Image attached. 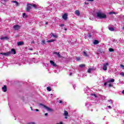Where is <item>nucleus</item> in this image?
I'll use <instances>...</instances> for the list:
<instances>
[{
    "instance_id": "nucleus-53",
    "label": "nucleus",
    "mask_w": 124,
    "mask_h": 124,
    "mask_svg": "<svg viewBox=\"0 0 124 124\" xmlns=\"http://www.w3.org/2000/svg\"><path fill=\"white\" fill-rule=\"evenodd\" d=\"M72 74V73H70V76H71V75Z\"/></svg>"
},
{
    "instance_id": "nucleus-18",
    "label": "nucleus",
    "mask_w": 124,
    "mask_h": 124,
    "mask_svg": "<svg viewBox=\"0 0 124 124\" xmlns=\"http://www.w3.org/2000/svg\"><path fill=\"white\" fill-rule=\"evenodd\" d=\"M1 40H8V37L7 36L5 37H2L0 38Z\"/></svg>"
},
{
    "instance_id": "nucleus-37",
    "label": "nucleus",
    "mask_w": 124,
    "mask_h": 124,
    "mask_svg": "<svg viewBox=\"0 0 124 124\" xmlns=\"http://www.w3.org/2000/svg\"><path fill=\"white\" fill-rule=\"evenodd\" d=\"M32 61L33 62L35 63V59H32Z\"/></svg>"
},
{
    "instance_id": "nucleus-10",
    "label": "nucleus",
    "mask_w": 124,
    "mask_h": 124,
    "mask_svg": "<svg viewBox=\"0 0 124 124\" xmlns=\"http://www.w3.org/2000/svg\"><path fill=\"white\" fill-rule=\"evenodd\" d=\"M64 115L65 116V119H67V116H68V112H67V111H64Z\"/></svg>"
},
{
    "instance_id": "nucleus-32",
    "label": "nucleus",
    "mask_w": 124,
    "mask_h": 124,
    "mask_svg": "<svg viewBox=\"0 0 124 124\" xmlns=\"http://www.w3.org/2000/svg\"><path fill=\"white\" fill-rule=\"evenodd\" d=\"M120 75H121V76H124V72H121V73H120Z\"/></svg>"
},
{
    "instance_id": "nucleus-33",
    "label": "nucleus",
    "mask_w": 124,
    "mask_h": 124,
    "mask_svg": "<svg viewBox=\"0 0 124 124\" xmlns=\"http://www.w3.org/2000/svg\"><path fill=\"white\" fill-rule=\"evenodd\" d=\"M109 14L111 15V14H115V12H110L109 13Z\"/></svg>"
},
{
    "instance_id": "nucleus-26",
    "label": "nucleus",
    "mask_w": 124,
    "mask_h": 124,
    "mask_svg": "<svg viewBox=\"0 0 124 124\" xmlns=\"http://www.w3.org/2000/svg\"><path fill=\"white\" fill-rule=\"evenodd\" d=\"M92 70H93L92 68H89L88 70V73H91V72H92Z\"/></svg>"
},
{
    "instance_id": "nucleus-49",
    "label": "nucleus",
    "mask_w": 124,
    "mask_h": 124,
    "mask_svg": "<svg viewBox=\"0 0 124 124\" xmlns=\"http://www.w3.org/2000/svg\"><path fill=\"white\" fill-rule=\"evenodd\" d=\"M122 93L124 94V90L122 91Z\"/></svg>"
},
{
    "instance_id": "nucleus-58",
    "label": "nucleus",
    "mask_w": 124,
    "mask_h": 124,
    "mask_svg": "<svg viewBox=\"0 0 124 124\" xmlns=\"http://www.w3.org/2000/svg\"><path fill=\"white\" fill-rule=\"evenodd\" d=\"M90 20H92V19L91 18V17L90 18Z\"/></svg>"
},
{
    "instance_id": "nucleus-25",
    "label": "nucleus",
    "mask_w": 124,
    "mask_h": 124,
    "mask_svg": "<svg viewBox=\"0 0 124 124\" xmlns=\"http://www.w3.org/2000/svg\"><path fill=\"white\" fill-rule=\"evenodd\" d=\"M108 102H109L110 103V104H113V100H111V99H110V100H108Z\"/></svg>"
},
{
    "instance_id": "nucleus-7",
    "label": "nucleus",
    "mask_w": 124,
    "mask_h": 124,
    "mask_svg": "<svg viewBox=\"0 0 124 124\" xmlns=\"http://www.w3.org/2000/svg\"><path fill=\"white\" fill-rule=\"evenodd\" d=\"M50 63L51 64V65L54 66V67H57V64H56L54 61L52 60L50 61Z\"/></svg>"
},
{
    "instance_id": "nucleus-39",
    "label": "nucleus",
    "mask_w": 124,
    "mask_h": 124,
    "mask_svg": "<svg viewBox=\"0 0 124 124\" xmlns=\"http://www.w3.org/2000/svg\"><path fill=\"white\" fill-rule=\"evenodd\" d=\"M73 88H74V89H75V88H76V84L74 85Z\"/></svg>"
},
{
    "instance_id": "nucleus-28",
    "label": "nucleus",
    "mask_w": 124,
    "mask_h": 124,
    "mask_svg": "<svg viewBox=\"0 0 124 124\" xmlns=\"http://www.w3.org/2000/svg\"><path fill=\"white\" fill-rule=\"evenodd\" d=\"M85 65L83 64H81L79 65V67H85Z\"/></svg>"
},
{
    "instance_id": "nucleus-42",
    "label": "nucleus",
    "mask_w": 124,
    "mask_h": 124,
    "mask_svg": "<svg viewBox=\"0 0 124 124\" xmlns=\"http://www.w3.org/2000/svg\"><path fill=\"white\" fill-rule=\"evenodd\" d=\"M108 108H109V109H111V106H108Z\"/></svg>"
},
{
    "instance_id": "nucleus-44",
    "label": "nucleus",
    "mask_w": 124,
    "mask_h": 124,
    "mask_svg": "<svg viewBox=\"0 0 124 124\" xmlns=\"http://www.w3.org/2000/svg\"><path fill=\"white\" fill-rule=\"evenodd\" d=\"M77 61H79L80 60V58L78 57L77 58Z\"/></svg>"
},
{
    "instance_id": "nucleus-19",
    "label": "nucleus",
    "mask_w": 124,
    "mask_h": 124,
    "mask_svg": "<svg viewBox=\"0 0 124 124\" xmlns=\"http://www.w3.org/2000/svg\"><path fill=\"white\" fill-rule=\"evenodd\" d=\"M2 90L4 92H6V91H7V88H6V85H4V87L2 88Z\"/></svg>"
},
{
    "instance_id": "nucleus-22",
    "label": "nucleus",
    "mask_w": 124,
    "mask_h": 124,
    "mask_svg": "<svg viewBox=\"0 0 124 124\" xmlns=\"http://www.w3.org/2000/svg\"><path fill=\"white\" fill-rule=\"evenodd\" d=\"M108 30L110 31H115V29H114L113 27H109Z\"/></svg>"
},
{
    "instance_id": "nucleus-9",
    "label": "nucleus",
    "mask_w": 124,
    "mask_h": 124,
    "mask_svg": "<svg viewBox=\"0 0 124 124\" xmlns=\"http://www.w3.org/2000/svg\"><path fill=\"white\" fill-rule=\"evenodd\" d=\"M9 53H11V54H13V55H15V54H16V51H15V49L14 48H12Z\"/></svg>"
},
{
    "instance_id": "nucleus-8",
    "label": "nucleus",
    "mask_w": 124,
    "mask_h": 124,
    "mask_svg": "<svg viewBox=\"0 0 124 124\" xmlns=\"http://www.w3.org/2000/svg\"><path fill=\"white\" fill-rule=\"evenodd\" d=\"M62 18L63 20H67V14H64L62 15Z\"/></svg>"
},
{
    "instance_id": "nucleus-5",
    "label": "nucleus",
    "mask_w": 124,
    "mask_h": 124,
    "mask_svg": "<svg viewBox=\"0 0 124 124\" xmlns=\"http://www.w3.org/2000/svg\"><path fill=\"white\" fill-rule=\"evenodd\" d=\"M31 4H27V7L26 8V10L27 12H29L30 10H31Z\"/></svg>"
},
{
    "instance_id": "nucleus-51",
    "label": "nucleus",
    "mask_w": 124,
    "mask_h": 124,
    "mask_svg": "<svg viewBox=\"0 0 124 124\" xmlns=\"http://www.w3.org/2000/svg\"><path fill=\"white\" fill-rule=\"evenodd\" d=\"M64 30H65V31H67V29H66V28H64Z\"/></svg>"
},
{
    "instance_id": "nucleus-46",
    "label": "nucleus",
    "mask_w": 124,
    "mask_h": 124,
    "mask_svg": "<svg viewBox=\"0 0 124 124\" xmlns=\"http://www.w3.org/2000/svg\"><path fill=\"white\" fill-rule=\"evenodd\" d=\"M45 115L46 116H48V113H45Z\"/></svg>"
},
{
    "instance_id": "nucleus-12",
    "label": "nucleus",
    "mask_w": 124,
    "mask_h": 124,
    "mask_svg": "<svg viewBox=\"0 0 124 124\" xmlns=\"http://www.w3.org/2000/svg\"><path fill=\"white\" fill-rule=\"evenodd\" d=\"M50 35L51 36H53L55 38H58V35H57V34H54L53 33H51Z\"/></svg>"
},
{
    "instance_id": "nucleus-40",
    "label": "nucleus",
    "mask_w": 124,
    "mask_h": 124,
    "mask_svg": "<svg viewBox=\"0 0 124 124\" xmlns=\"http://www.w3.org/2000/svg\"><path fill=\"white\" fill-rule=\"evenodd\" d=\"M25 16H26V14L25 13H23V17H25Z\"/></svg>"
},
{
    "instance_id": "nucleus-47",
    "label": "nucleus",
    "mask_w": 124,
    "mask_h": 124,
    "mask_svg": "<svg viewBox=\"0 0 124 124\" xmlns=\"http://www.w3.org/2000/svg\"><path fill=\"white\" fill-rule=\"evenodd\" d=\"M88 0V1H93V0Z\"/></svg>"
},
{
    "instance_id": "nucleus-56",
    "label": "nucleus",
    "mask_w": 124,
    "mask_h": 124,
    "mask_svg": "<svg viewBox=\"0 0 124 124\" xmlns=\"http://www.w3.org/2000/svg\"><path fill=\"white\" fill-rule=\"evenodd\" d=\"M31 110H32V108L31 107Z\"/></svg>"
},
{
    "instance_id": "nucleus-15",
    "label": "nucleus",
    "mask_w": 124,
    "mask_h": 124,
    "mask_svg": "<svg viewBox=\"0 0 124 124\" xmlns=\"http://www.w3.org/2000/svg\"><path fill=\"white\" fill-rule=\"evenodd\" d=\"M54 54H55V55H57L58 58H62V56H61V54H60V52H54Z\"/></svg>"
},
{
    "instance_id": "nucleus-14",
    "label": "nucleus",
    "mask_w": 124,
    "mask_h": 124,
    "mask_svg": "<svg viewBox=\"0 0 124 124\" xmlns=\"http://www.w3.org/2000/svg\"><path fill=\"white\" fill-rule=\"evenodd\" d=\"M95 33H96V31H95V30H91L90 35L95 34Z\"/></svg>"
},
{
    "instance_id": "nucleus-16",
    "label": "nucleus",
    "mask_w": 124,
    "mask_h": 124,
    "mask_svg": "<svg viewBox=\"0 0 124 124\" xmlns=\"http://www.w3.org/2000/svg\"><path fill=\"white\" fill-rule=\"evenodd\" d=\"M12 2H13V3H14V5H15V6H18V2H17V1H12Z\"/></svg>"
},
{
    "instance_id": "nucleus-3",
    "label": "nucleus",
    "mask_w": 124,
    "mask_h": 124,
    "mask_svg": "<svg viewBox=\"0 0 124 124\" xmlns=\"http://www.w3.org/2000/svg\"><path fill=\"white\" fill-rule=\"evenodd\" d=\"M109 65L108 63H105L103 65V70H105V71H106L107 70V66Z\"/></svg>"
},
{
    "instance_id": "nucleus-13",
    "label": "nucleus",
    "mask_w": 124,
    "mask_h": 124,
    "mask_svg": "<svg viewBox=\"0 0 124 124\" xmlns=\"http://www.w3.org/2000/svg\"><path fill=\"white\" fill-rule=\"evenodd\" d=\"M75 14H76L77 16H80V11H79V10H76L75 12Z\"/></svg>"
},
{
    "instance_id": "nucleus-55",
    "label": "nucleus",
    "mask_w": 124,
    "mask_h": 124,
    "mask_svg": "<svg viewBox=\"0 0 124 124\" xmlns=\"http://www.w3.org/2000/svg\"><path fill=\"white\" fill-rule=\"evenodd\" d=\"M31 43H34V42H32Z\"/></svg>"
},
{
    "instance_id": "nucleus-52",
    "label": "nucleus",
    "mask_w": 124,
    "mask_h": 124,
    "mask_svg": "<svg viewBox=\"0 0 124 124\" xmlns=\"http://www.w3.org/2000/svg\"><path fill=\"white\" fill-rule=\"evenodd\" d=\"M30 50L31 51H32V48H30Z\"/></svg>"
},
{
    "instance_id": "nucleus-43",
    "label": "nucleus",
    "mask_w": 124,
    "mask_h": 124,
    "mask_svg": "<svg viewBox=\"0 0 124 124\" xmlns=\"http://www.w3.org/2000/svg\"><path fill=\"white\" fill-rule=\"evenodd\" d=\"M30 124H35V123L34 122H31Z\"/></svg>"
},
{
    "instance_id": "nucleus-20",
    "label": "nucleus",
    "mask_w": 124,
    "mask_h": 124,
    "mask_svg": "<svg viewBox=\"0 0 124 124\" xmlns=\"http://www.w3.org/2000/svg\"><path fill=\"white\" fill-rule=\"evenodd\" d=\"M17 44L18 46H21V45H23V44H24V42H22V41L18 42L17 43Z\"/></svg>"
},
{
    "instance_id": "nucleus-4",
    "label": "nucleus",
    "mask_w": 124,
    "mask_h": 124,
    "mask_svg": "<svg viewBox=\"0 0 124 124\" xmlns=\"http://www.w3.org/2000/svg\"><path fill=\"white\" fill-rule=\"evenodd\" d=\"M20 28H21V26L18 25H16L13 26V29L15 31H18V30H19Z\"/></svg>"
},
{
    "instance_id": "nucleus-59",
    "label": "nucleus",
    "mask_w": 124,
    "mask_h": 124,
    "mask_svg": "<svg viewBox=\"0 0 124 124\" xmlns=\"http://www.w3.org/2000/svg\"><path fill=\"white\" fill-rule=\"evenodd\" d=\"M123 30H124V27H123Z\"/></svg>"
},
{
    "instance_id": "nucleus-34",
    "label": "nucleus",
    "mask_w": 124,
    "mask_h": 124,
    "mask_svg": "<svg viewBox=\"0 0 124 124\" xmlns=\"http://www.w3.org/2000/svg\"><path fill=\"white\" fill-rule=\"evenodd\" d=\"M120 67H122L123 69H124V65L123 64L120 65Z\"/></svg>"
},
{
    "instance_id": "nucleus-41",
    "label": "nucleus",
    "mask_w": 124,
    "mask_h": 124,
    "mask_svg": "<svg viewBox=\"0 0 124 124\" xmlns=\"http://www.w3.org/2000/svg\"><path fill=\"white\" fill-rule=\"evenodd\" d=\"M35 111H36V112H38V111H39V110L38 109H35Z\"/></svg>"
},
{
    "instance_id": "nucleus-36",
    "label": "nucleus",
    "mask_w": 124,
    "mask_h": 124,
    "mask_svg": "<svg viewBox=\"0 0 124 124\" xmlns=\"http://www.w3.org/2000/svg\"><path fill=\"white\" fill-rule=\"evenodd\" d=\"M60 27H64V24H61Z\"/></svg>"
},
{
    "instance_id": "nucleus-24",
    "label": "nucleus",
    "mask_w": 124,
    "mask_h": 124,
    "mask_svg": "<svg viewBox=\"0 0 124 124\" xmlns=\"http://www.w3.org/2000/svg\"><path fill=\"white\" fill-rule=\"evenodd\" d=\"M46 90H47V91H48V92H51V87H47L46 88Z\"/></svg>"
},
{
    "instance_id": "nucleus-50",
    "label": "nucleus",
    "mask_w": 124,
    "mask_h": 124,
    "mask_svg": "<svg viewBox=\"0 0 124 124\" xmlns=\"http://www.w3.org/2000/svg\"><path fill=\"white\" fill-rule=\"evenodd\" d=\"M4 0V1H5V2H6V1H7V0Z\"/></svg>"
},
{
    "instance_id": "nucleus-54",
    "label": "nucleus",
    "mask_w": 124,
    "mask_h": 124,
    "mask_svg": "<svg viewBox=\"0 0 124 124\" xmlns=\"http://www.w3.org/2000/svg\"><path fill=\"white\" fill-rule=\"evenodd\" d=\"M46 25H48V22H46Z\"/></svg>"
},
{
    "instance_id": "nucleus-48",
    "label": "nucleus",
    "mask_w": 124,
    "mask_h": 124,
    "mask_svg": "<svg viewBox=\"0 0 124 124\" xmlns=\"http://www.w3.org/2000/svg\"><path fill=\"white\" fill-rule=\"evenodd\" d=\"M108 86L109 87H112V84H108Z\"/></svg>"
},
{
    "instance_id": "nucleus-30",
    "label": "nucleus",
    "mask_w": 124,
    "mask_h": 124,
    "mask_svg": "<svg viewBox=\"0 0 124 124\" xmlns=\"http://www.w3.org/2000/svg\"><path fill=\"white\" fill-rule=\"evenodd\" d=\"M109 52H114V49H113L112 48H109Z\"/></svg>"
},
{
    "instance_id": "nucleus-27",
    "label": "nucleus",
    "mask_w": 124,
    "mask_h": 124,
    "mask_svg": "<svg viewBox=\"0 0 124 124\" xmlns=\"http://www.w3.org/2000/svg\"><path fill=\"white\" fill-rule=\"evenodd\" d=\"M83 54L85 57H88V55L87 54V52H86V51L83 52Z\"/></svg>"
},
{
    "instance_id": "nucleus-6",
    "label": "nucleus",
    "mask_w": 124,
    "mask_h": 124,
    "mask_svg": "<svg viewBox=\"0 0 124 124\" xmlns=\"http://www.w3.org/2000/svg\"><path fill=\"white\" fill-rule=\"evenodd\" d=\"M11 54V52H5V53H0V55H2V56H9Z\"/></svg>"
},
{
    "instance_id": "nucleus-38",
    "label": "nucleus",
    "mask_w": 124,
    "mask_h": 124,
    "mask_svg": "<svg viewBox=\"0 0 124 124\" xmlns=\"http://www.w3.org/2000/svg\"><path fill=\"white\" fill-rule=\"evenodd\" d=\"M108 83H109V82H107H107H105L104 83V86H107Z\"/></svg>"
},
{
    "instance_id": "nucleus-17",
    "label": "nucleus",
    "mask_w": 124,
    "mask_h": 124,
    "mask_svg": "<svg viewBox=\"0 0 124 124\" xmlns=\"http://www.w3.org/2000/svg\"><path fill=\"white\" fill-rule=\"evenodd\" d=\"M115 82V79L111 78L107 81V83H114Z\"/></svg>"
},
{
    "instance_id": "nucleus-35",
    "label": "nucleus",
    "mask_w": 124,
    "mask_h": 124,
    "mask_svg": "<svg viewBox=\"0 0 124 124\" xmlns=\"http://www.w3.org/2000/svg\"><path fill=\"white\" fill-rule=\"evenodd\" d=\"M92 95L94 96V97H96V95L95 94H92Z\"/></svg>"
},
{
    "instance_id": "nucleus-31",
    "label": "nucleus",
    "mask_w": 124,
    "mask_h": 124,
    "mask_svg": "<svg viewBox=\"0 0 124 124\" xmlns=\"http://www.w3.org/2000/svg\"><path fill=\"white\" fill-rule=\"evenodd\" d=\"M42 45H44V44H45V40H42Z\"/></svg>"
},
{
    "instance_id": "nucleus-21",
    "label": "nucleus",
    "mask_w": 124,
    "mask_h": 124,
    "mask_svg": "<svg viewBox=\"0 0 124 124\" xmlns=\"http://www.w3.org/2000/svg\"><path fill=\"white\" fill-rule=\"evenodd\" d=\"M93 44L94 45H96V44H98V43H99V42L98 40H95L93 42Z\"/></svg>"
},
{
    "instance_id": "nucleus-45",
    "label": "nucleus",
    "mask_w": 124,
    "mask_h": 124,
    "mask_svg": "<svg viewBox=\"0 0 124 124\" xmlns=\"http://www.w3.org/2000/svg\"><path fill=\"white\" fill-rule=\"evenodd\" d=\"M59 103H62V100L59 101Z\"/></svg>"
},
{
    "instance_id": "nucleus-1",
    "label": "nucleus",
    "mask_w": 124,
    "mask_h": 124,
    "mask_svg": "<svg viewBox=\"0 0 124 124\" xmlns=\"http://www.w3.org/2000/svg\"><path fill=\"white\" fill-rule=\"evenodd\" d=\"M96 17L99 19H106L107 16L104 13L98 12L96 13Z\"/></svg>"
},
{
    "instance_id": "nucleus-57",
    "label": "nucleus",
    "mask_w": 124,
    "mask_h": 124,
    "mask_svg": "<svg viewBox=\"0 0 124 124\" xmlns=\"http://www.w3.org/2000/svg\"><path fill=\"white\" fill-rule=\"evenodd\" d=\"M50 95H53V94H51Z\"/></svg>"
},
{
    "instance_id": "nucleus-2",
    "label": "nucleus",
    "mask_w": 124,
    "mask_h": 124,
    "mask_svg": "<svg viewBox=\"0 0 124 124\" xmlns=\"http://www.w3.org/2000/svg\"><path fill=\"white\" fill-rule=\"evenodd\" d=\"M40 105H41L42 106H43V107L44 108H46V110H47V111H48L49 112H52L53 111V109H52L51 108L44 105H43L42 104H40Z\"/></svg>"
},
{
    "instance_id": "nucleus-23",
    "label": "nucleus",
    "mask_w": 124,
    "mask_h": 124,
    "mask_svg": "<svg viewBox=\"0 0 124 124\" xmlns=\"http://www.w3.org/2000/svg\"><path fill=\"white\" fill-rule=\"evenodd\" d=\"M55 40H49L47 41V42L51 43V42H54V41H55Z\"/></svg>"
},
{
    "instance_id": "nucleus-11",
    "label": "nucleus",
    "mask_w": 124,
    "mask_h": 124,
    "mask_svg": "<svg viewBox=\"0 0 124 124\" xmlns=\"http://www.w3.org/2000/svg\"><path fill=\"white\" fill-rule=\"evenodd\" d=\"M90 91V88H88V87L84 89V92H85L86 93H88Z\"/></svg>"
},
{
    "instance_id": "nucleus-29",
    "label": "nucleus",
    "mask_w": 124,
    "mask_h": 124,
    "mask_svg": "<svg viewBox=\"0 0 124 124\" xmlns=\"http://www.w3.org/2000/svg\"><path fill=\"white\" fill-rule=\"evenodd\" d=\"M31 6L34 7V8H36V7H37L36 5L35 4H31Z\"/></svg>"
}]
</instances>
